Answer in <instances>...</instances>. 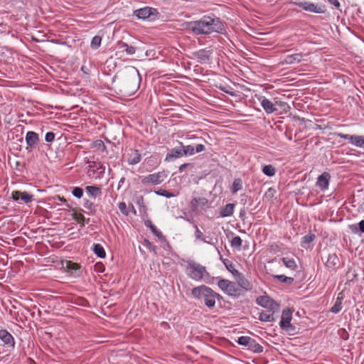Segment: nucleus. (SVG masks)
<instances>
[{"mask_svg":"<svg viewBox=\"0 0 364 364\" xmlns=\"http://www.w3.org/2000/svg\"><path fill=\"white\" fill-rule=\"evenodd\" d=\"M167 175L165 171H159L141 178V182L144 186L159 185L164 181Z\"/></svg>","mask_w":364,"mask_h":364,"instance_id":"10","label":"nucleus"},{"mask_svg":"<svg viewBox=\"0 0 364 364\" xmlns=\"http://www.w3.org/2000/svg\"><path fill=\"white\" fill-rule=\"evenodd\" d=\"M350 230L356 235L364 233V220H360L357 225H351Z\"/></svg>","mask_w":364,"mask_h":364,"instance_id":"35","label":"nucleus"},{"mask_svg":"<svg viewBox=\"0 0 364 364\" xmlns=\"http://www.w3.org/2000/svg\"><path fill=\"white\" fill-rule=\"evenodd\" d=\"M274 278L278 280L279 282L287 284H291L294 280L293 277H287L284 274L274 275Z\"/></svg>","mask_w":364,"mask_h":364,"instance_id":"37","label":"nucleus"},{"mask_svg":"<svg viewBox=\"0 0 364 364\" xmlns=\"http://www.w3.org/2000/svg\"><path fill=\"white\" fill-rule=\"evenodd\" d=\"M154 193L158 196H164L166 198H173L175 196V195L173 193H170L168 191H166V189H164L161 188H159L157 190H155Z\"/></svg>","mask_w":364,"mask_h":364,"instance_id":"41","label":"nucleus"},{"mask_svg":"<svg viewBox=\"0 0 364 364\" xmlns=\"http://www.w3.org/2000/svg\"><path fill=\"white\" fill-rule=\"evenodd\" d=\"M179 148L181 151L183 157L191 156L195 154L194 146L193 145H184L182 142L178 141Z\"/></svg>","mask_w":364,"mask_h":364,"instance_id":"24","label":"nucleus"},{"mask_svg":"<svg viewBox=\"0 0 364 364\" xmlns=\"http://www.w3.org/2000/svg\"><path fill=\"white\" fill-rule=\"evenodd\" d=\"M259 319L264 322L274 321V313L270 311H262L259 313Z\"/></svg>","mask_w":364,"mask_h":364,"instance_id":"34","label":"nucleus"},{"mask_svg":"<svg viewBox=\"0 0 364 364\" xmlns=\"http://www.w3.org/2000/svg\"><path fill=\"white\" fill-rule=\"evenodd\" d=\"M83 206L86 208V209H88V210H92V208H94V204L92 202H91L90 200H87V199H84V201H83Z\"/></svg>","mask_w":364,"mask_h":364,"instance_id":"55","label":"nucleus"},{"mask_svg":"<svg viewBox=\"0 0 364 364\" xmlns=\"http://www.w3.org/2000/svg\"><path fill=\"white\" fill-rule=\"evenodd\" d=\"M92 250L95 255L99 258L104 259L106 257L105 248L101 244L94 243L92 245Z\"/></svg>","mask_w":364,"mask_h":364,"instance_id":"27","label":"nucleus"},{"mask_svg":"<svg viewBox=\"0 0 364 364\" xmlns=\"http://www.w3.org/2000/svg\"><path fill=\"white\" fill-rule=\"evenodd\" d=\"M193 211L205 210L208 208V200L204 197L193 198L190 203Z\"/></svg>","mask_w":364,"mask_h":364,"instance_id":"14","label":"nucleus"},{"mask_svg":"<svg viewBox=\"0 0 364 364\" xmlns=\"http://www.w3.org/2000/svg\"><path fill=\"white\" fill-rule=\"evenodd\" d=\"M220 90H222L223 92L230 95V96H235V92L234 91V89L231 87H224V86H220Z\"/></svg>","mask_w":364,"mask_h":364,"instance_id":"53","label":"nucleus"},{"mask_svg":"<svg viewBox=\"0 0 364 364\" xmlns=\"http://www.w3.org/2000/svg\"><path fill=\"white\" fill-rule=\"evenodd\" d=\"M141 159V154L139 150H134L129 156L128 163L130 165H135L140 162Z\"/></svg>","mask_w":364,"mask_h":364,"instance_id":"29","label":"nucleus"},{"mask_svg":"<svg viewBox=\"0 0 364 364\" xmlns=\"http://www.w3.org/2000/svg\"><path fill=\"white\" fill-rule=\"evenodd\" d=\"M294 4L306 11L314 14H324L326 11V6L322 4H315L308 1H299L294 2Z\"/></svg>","mask_w":364,"mask_h":364,"instance_id":"7","label":"nucleus"},{"mask_svg":"<svg viewBox=\"0 0 364 364\" xmlns=\"http://www.w3.org/2000/svg\"><path fill=\"white\" fill-rule=\"evenodd\" d=\"M236 274L234 277L237 282V287L239 286L241 289L245 291H250L252 289V285L249 280L244 276L243 274L239 271H235Z\"/></svg>","mask_w":364,"mask_h":364,"instance_id":"16","label":"nucleus"},{"mask_svg":"<svg viewBox=\"0 0 364 364\" xmlns=\"http://www.w3.org/2000/svg\"><path fill=\"white\" fill-rule=\"evenodd\" d=\"M125 177H122L119 181V183H118V186H117V190H119L120 188L122 186V185L125 182Z\"/></svg>","mask_w":364,"mask_h":364,"instance_id":"62","label":"nucleus"},{"mask_svg":"<svg viewBox=\"0 0 364 364\" xmlns=\"http://www.w3.org/2000/svg\"><path fill=\"white\" fill-rule=\"evenodd\" d=\"M144 225L147 228H149L151 231V232L159 239L163 237L162 232L157 229V228L152 223V222L150 220H145Z\"/></svg>","mask_w":364,"mask_h":364,"instance_id":"30","label":"nucleus"},{"mask_svg":"<svg viewBox=\"0 0 364 364\" xmlns=\"http://www.w3.org/2000/svg\"><path fill=\"white\" fill-rule=\"evenodd\" d=\"M95 146H97L98 149H101L102 148V150L104 151L105 149H106V146L104 144V142L102 141V140H97L95 142Z\"/></svg>","mask_w":364,"mask_h":364,"instance_id":"58","label":"nucleus"},{"mask_svg":"<svg viewBox=\"0 0 364 364\" xmlns=\"http://www.w3.org/2000/svg\"><path fill=\"white\" fill-rule=\"evenodd\" d=\"M141 82V76L139 70L136 68L132 67L129 70V77L127 82V86L130 88L129 91V95L134 94L138 90Z\"/></svg>","mask_w":364,"mask_h":364,"instance_id":"8","label":"nucleus"},{"mask_svg":"<svg viewBox=\"0 0 364 364\" xmlns=\"http://www.w3.org/2000/svg\"><path fill=\"white\" fill-rule=\"evenodd\" d=\"M223 263L225 265V268L235 276L236 274L235 271H237L235 269L233 263L229 259L223 260Z\"/></svg>","mask_w":364,"mask_h":364,"instance_id":"42","label":"nucleus"},{"mask_svg":"<svg viewBox=\"0 0 364 364\" xmlns=\"http://www.w3.org/2000/svg\"><path fill=\"white\" fill-rule=\"evenodd\" d=\"M191 295L193 299L204 304L209 309L215 307L212 288L205 284L199 285L191 289Z\"/></svg>","mask_w":364,"mask_h":364,"instance_id":"3","label":"nucleus"},{"mask_svg":"<svg viewBox=\"0 0 364 364\" xmlns=\"http://www.w3.org/2000/svg\"><path fill=\"white\" fill-rule=\"evenodd\" d=\"M55 138V134L53 132H48L45 135V141L48 143H52Z\"/></svg>","mask_w":364,"mask_h":364,"instance_id":"50","label":"nucleus"},{"mask_svg":"<svg viewBox=\"0 0 364 364\" xmlns=\"http://www.w3.org/2000/svg\"><path fill=\"white\" fill-rule=\"evenodd\" d=\"M71 193L74 197L81 198L83 196V189L81 187L75 186L72 188Z\"/></svg>","mask_w":364,"mask_h":364,"instance_id":"43","label":"nucleus"},{"mask_svg":"<svg viewBox=\"0 0 364 364\" xmlns=\"http://www.w3.org/2000/svg\"><path fill=\"white\" fill-rule=\"evenodd\" d=\"M136 203L140 208H142L144 211L146 210V206L144 205L143 196H138L136 200Z\"/></svg>","mask_w":364,"mask_h":364,"instance_id":"54","label":"nucleus"},{"mask_svg":"<svg viewBox=\"0 0 364 364\" xmlns=\"http://www.w3.org/2000/svg\"><path fill=\"white\" fill-rule=\"evenodd\" d=\"M159 240L161 242V247L164 250L168 251L171 250V245H169L167 240L165 238V237L163 235V237L159 238Z\"/></svg>","mask_w":364,"mask_h":364,"instance_id":"52","label":"nucleus"},{"mask_svg":"<svg viewBox=\"0 0 364 364\" xmlns=\"http://www.w3.org/2000/svg\"><path fill=\"white\" fill-rule=\"evenodd\" d=\"M85 190L88 195L93 198H96L102 195L101 188L97 186H87Z\"/></svg>","mask_w":364,"mask_h":364,"instance_id":"26","label":"nucleus"},{"mask_svg":"<svg viewBox=\"0 0 364 364\" xmlns=\"http://www.w3.org/2000/svg\"><path fill=\"white\" fill-rule=\"evenodd\" d=\"M257 304L265 309H273L277 306L276 302L269 296H259L257 298Z\"/></svg>","mask_w":364,"mask_h":364,"instance_id":"19","label":"nucleus"},{"mask_svg":"<svg viewBox=\"0 0 364 364\" xmlns=\"http://www.w3.org/2000/svg\"><path fill=\"white\" fill-rule=\"evenodd\" d=\"M1 346L6 348V351H11L14 349L16 341L13 335L6 329L0 328Z\"/></svg>","mask_w":364,"mask_h":364,"instance_id":"11","label":"nucleus"},{"mask_svg":"<svg viewBox=\"0 0 364 364\" xmlns=\"http://www.w3.org/2000/svg\"><path fill=\"white\" fill-rule=\"evenodd\" d=\"M235 204L228 203L220 210V216L227 218L231 216L234 213Z\"/></svg>","mask_w":364,"mask_h":364,"instance_id":"25","label":"nucleus"},{"mask_svg":"<svg viewBox=\"0 0 364 364\" xmlns=\"http://www.w3.org/2000/svg\"><path fill=\"white\" fill-rule=\"evenodd\" d=\"M321 259L328 270H335L338 268L339 258L336 253H328L326 260L323 257H321Z\"/></svg>","mask_w":364,"mask_h":364,"instance_id":"15","label":"nucleus"},{"mask_svg":"<svg viewBox=\"0 0 364 364\" xmlns=\"http://www.w3.org/2000/svg\"><path fill=\"white\" fill-rule=\"evenodd\" d=\"M193 55L196 58L198 63L200 64L207 63L210 58L211 52L206 49H200L193 53Z\"/></svg>","mask_w":364,"mask_h":364,"instance_id":"18","label":"nucleus"},{"mask_svg":"<svg viewBox=\"0 0 364 364\" xmlns=\"http://www.w3.org/2000/svg\"><path fill=\"white\" fill-rule=\"evenodd\" d=\"M102 40V38L100 36H98V35L95 36L92 38L91 43H90L91 48L93 50L98 49L101 46Z\"/></svg>","mask_w":364,"mask_h":364,"instance_id":"38","label":"nucleus"},{"mask_svg":"<svg viewBox=\"0 0 364 364\" xmlns=\"http://www.w3.org/2000/svg\"><path fill=\"white\" fill-rule=\"evenodd\" d=\"M205 146L203 144H199L194 146L195 154L200 153L205 150Z\"/></svg>","mask_w":364,"mask_h":364,"instance_id":"57","label":"nucleus"},{"mask_svg":"<svg viewBox=\"0 0 364 364\" xmlns=\"http://www.w3.org/2000/svg\"><path fill=\"white\" fill-rule=\"evenodd\" d=\"M145 162L146 165L151 166L152 167H156L159 164V161L156 156H151L145 159Z\"/></svg>","mask_w":364,"mask_h":364,"instance_id":"46","label":"nucleus"},{"mask_svg":"<svg viewBox=\"0 0 364 364\" xmlns=\"http://www.w3.org/2000/svg\"><path fill=\"white\" fill-rule=\"evenodd\" d=\"M133 16L138 20L154 22L161 18L158 10L151 6H144L133 11Z\"/></svg>","mask_w":364,"mask_h":364,"instance_id":"4","label":"nucleus"},{"mask_svg":"<svg viewBox=\"0 0 364 364\" xmlns=\"http://www.w3.org/2000/svg\"><path fill=\"white\" fill-rule=\"evenodd\" d=\"M351 144L364 150V135L353 134Z\"/></svg>","mask_w":364,"mask_h":364,"instance_id":"33","label":"nucleus"},{"mask_svg":"<svg viewBox=\"0 0 364 364\" xmlns=\"http://www.w3.org/2000/svg\"><path fill=\"white\" fill-rule=\"evenodd\" d=\"M118 48L119 49L125 51L126 53L129 55H132L136 52V48L132 46H129L127 43L123 41L118 42Z\"/></svg>","mask_w":364,"mask_h":364,"instance_id":"28","label":"nucleus"},{"mask_svg":"<svg viewBox=\"0 0 364 364\" xmlns=\"http://www.w3.org/2000/svg\"><path fill=\"white\" fill-rule=\"evenodd\" d=\"M235 341L238 345L245 346L247 350L255 353H261L264 350V348L250 336H241Z\"/></svg>","mask_w":364,"mask_h":364,"instance_id":"6","label":"nucleus"},{"mask_svg":"<svg viewBox=\"0 0 364 364\" xmlns=\"http://www.w3.org/2000/svg\"><path fill=\"white\" fill-rule=\"evenodd\" d=\"M81 70L83 72V73H85L86 75L89 74V69L85 65H82L81 67Z\"/></svg>","mask_w":364,"mask_h":364,"instance_id":"64","label":"nucleus"},{"mask_svg":"<svg viewBox=\"0 0 364 364\" xmlns=\"http://www.w3.org/2000/svg\"><path fill=\"white\" fill-rule=\"evenodd\" d=\"M25 141L27 145L26 150L31 151L39 144V135L36 132L28 131L26 134Z\"/></svg>","mask_w":364,"mask_h":364,"instance_id":"13","label":"nucleus"},{"mask_svg":"<svg viewBox=\"0 0 364 364\" xmlns=\"http://www.w3.org/2000/svg\"><path fill=\"white\" fill-rule=\"evenodd\" d=\"M213 301H215V304L216 303V300H221L223 299V296L219 294L218 293L215 292L213 289Z\"/></svg>","mask_w":364,"mask_h":364,"instance_id":"59","label":"nucleus"},{"mask_svg":"<svg viewBox=\"0 0 364 364\" xmlns=\"http://www.w3.org/2000/svg\"><path fill=\"white\" fill-rule=\"evenodd\" d=\"M242 188V181L241 178H235L233 181L231 192L235 193Z\"/></svg>","mask_w":364,"mask_h":364,"instance_id":"39","label":"nucleus"},{"mask_svg":"<svg viewBox=\"0 0 364 364\" xmlns=\"http://www.w3.org/2000/svg\"><path fill=\"white\" fill-rule=\"evenodd\" d=\"M242 240L238 235L233 237L230 241V245L232 247H240L242 246Z\"/></svg>","mask_w":364,"mask_h":364,"instance_id":"45","label":"nucleus"},{"mask_svg":"<svg viewBox=\"0 0 364 364\" xmlns=\"http://www.w3.org/2000/svg\"><path fill=\"white\" fill-rule=\"evenodd\" d=\"M248 199L250 200V198H249V196L247 194H245V193L241 194L240 203L242 204L243 205H245L247 203Z\"/></svg>","mask_w":364,"mask_h":364,"instance_id":"56","label":"nucleus"},{"mask_svg":"<svg viewBox=\"0 0 364 364\" xmlns=\"http://www.w3.org/2000/svg\"><path fill=\"white\" fill-rule=\"evenodd\" d=\"M90 167H92L95 171H100V173H104L105 171V166L104 164L93 162V165L90 166Z\"/></svg>","mask_w":364,"mask_h":364,"instance_id":"49","label":"nucleus"},{"mask_svg":"<svg viewBox=\"0 0 364 364\" xmlns=\"http://www.w3.org/2000/svg\"><path fill=\"white\" fill-rule=\"evenodd\" d=\"M215 279H218V286L224 294L233 298H237L240 296V289L236 283L226 279L219 277Z\"/></svg>","mask_w":364,"mask_h":364,"instance_id":"5","label":"nucleus"},{"mask_svg":"<svg viewBox=\"0 0 364 364\" xmlns=\"http://www.w3.org/2000/svg\"><path fill=\"white\" fill-rule=\"evenodd\" d=\"M258 100L260 102L262 107L267 114L274 113L277 111V108L276 107L277 105H279L281 107H284L287 105L286 102L281 101H276L275 103H273L264 96H261Z\"/></svg>","mask_w":364,"mask_h":364,"instance_id":"12","label":"nucleus"},{"mask_svg":"<svg viewBox=\"0 0 364 364\" xmlns=\"http://www.w3.org/2000/svg\"><path fill=\"white\" fill-rule=\"evenodd\" d=\"M245 216V208H242V209L240 210L239 217H240V219L243 220Z\"/></svg>","mask_w":364,"mask_h":364,"instance_id":"63","label":"nucleus"},{"mask_svg":"<svg viewBox=\"0 0 364 364\" xmlns=\"http://www.w3.org/2000/svg\"><path fill=\"white\" fill-rule=\"evenodd\" d=\"M341 294L340 293L338 296L336 298V302L333 304V306L330 309V311L333 314H338L341 309H342V301H343V296H341Z\"/></svg>","mask_w":364,"mask_h":364,"instance_id":"32","label":"nucleus"},{"mask_svg":"<svg viewBox=\"0 0 364 364\" xmlns=\"http://www.w3.org/2000/svg\"><path fill=\"white\" fill-rule=\"evenodd\" d=\"M143 245L149 249L151 252H153L154 254L156 253V247L149 240L144 239Z\"/></svg>","mask_w":364,"mask_h":364,"instance_id":"48","label":"nucleus"},{"mask_svg":"<svg viewBox=\"0 0 364 364\" xmlns=\"http://www.w3.org/2000/svg\"><path fill=\"white\" fill-rule=\"evenodd\" d=\"M185 272L186 275L193 281H204L207 284H211V279H215L211 277L207 271L206 267L193 260H188Z\"/></svg>","mask_w":364,"mask_h":364,"instance_id":"2","label":"nucleus"},{"mask_svg":"<svg viewBox=\"0 0 364 364\" xmlns=\"http://www.w3.org/2000/svg\"><path fill=\"white\" fill-rule=\"evenodd\" d=\"M262 171L265 176L269 177L274 176L276 173L275 168L271 164L263 166L262 168Z\"/></svg>","mask_w":364,"mask_h":364,"instance_id":"36","label":"nucleus"},{"mask_svg":"<svg viewBox=\"0 0 364 364\" xmlns=\"http://www.w3.org/2000/svg\"><path fill=\"white\" fill-rule=\"evenodd\" d=\"M194 228L196 229L195 231V237L197 240H201L203 242H208V241L205 240V237L204 236L203 233L198 229V226L196 225H194Z\"/></svg>","mask_w":364,"mask_h":364,"instance_id":"47","label":"nucleus"},{"mask_svg":"<svg viewBox=\"0 0 364 364\" xmlns=\"http://www.w3.org/2000/svg\"><path fill=\"white\" fill-rule=\"evenodd\" d=\"M315 237V235L313 233H309L304 235L301 239V246L303 247H305V245H308L312 242L314 240Z\"/></svg>","mask_w":364,"mask_h":364,"instance_id":"40","label":"nucleus"},{"mask_svg":"<svg viewBox=\"0 0 364 364\" xmlns=\"http://www.w3.org/2000/svg\"><path fill=\"white\" fill-rule=\"evenodd\" d=\"M187 28L197 36H208L213 33L224 34L226 32L223 23L214 15H205L199 20L188 22Z\"/></svg>","mask_w":364,"mask_h":364,"instance_id":"1","label":"nucleus"},{"mask_svg":"<svg viewBox=\"0 0 364 364\" xmlns=\"http://www.w3.org/2000/svg\"><path fill=\"white\" fill-rule=\"evenodd\" d=\"M66 268L74 277H79L82 272V267L79 264L72 261L66 262Z\"/></svg>","mask_w":364,"mask_h":364,"instance_id":"22","label":"nucleus"},{"mask_svg":"<svg viewBox=\"0 0 364 364\" xmlns=\"http://www.w3.org/2000/svg\"><path fill=\"white\" fill-rule=\"evenodd\" d=\"M292 319V311L289 309L282 311L281 320L279 322L280 328L290 335L293 334L295 327L291 323Z\"/></svg>","mask_w":364,"mask_h":364,"instance_id":"9","label":"nucleus"},{"mask_svg":"<svg viewBox=\"0 0 364 364\" xmlns=\"http://www.w3.org/2000/svg\"><path fill=\"white\" fill-rule=\"evenodd\" d=\"M330 4L334 6L338 9L341 6V4L338 0H326Z\"/></svg>","mask_w":364,"mask_h":364,"instance_id":"60","label":"nucleus"},{"mask_svg":"<svg viewBox=\"0 0 364 364\" xmlns=\"http://www.w3.org/2000/svg\"><path fill=\"white\" fill-rule=\"evenodd\" d=\"M333 134L337 137L347 140L348 143L351 144L353 138V134H343L341 132H335Z\"/></svg>","mask_w":364,"mask_h":364,"instance_id":"44","label":"nucleus"},{"mask_svg":"<svg viewBox=\"0 0 364 364\" xmlns=\"http://www.w3.org/2000/svg\"><path fill=\"white\" fill-rule=\"evenodd\" d=\"M303 53H301L287 55L284 59V63L287 65L299 63L301 61Z\"/></svg>","mask_w":364,"mask_h":364,"instance_id":"23","label":"nucleus"},{"mask_svg":"<svg viewBox=\"0 0 364 364\" xmlns=\"http://www.w3.org/2000/svg\"><path fill=\"white\" fill-rule=\"evenodd\" d=\"M282 263L284 264V265L291 269V270H296V268H297V264L296 263V261L294 260V258H291V257H282L281 259Z\"/></svg>","mask_w":364,"mask_h":364,"instance_id":"31","label":"nucleus"},{"mask_svg":"<svg viewBox=\"0 0 364 364\" xmlns=\"http://www.w3.org/2000/svg\"><path fill=\"white\" fill-rule=\"evenodd\" d=\"M181 149L179 145L171 149L167 152L164 161L166 162H173L178 159L182 158Z\"/></svg>","mask_w":364,"mask_h":364,"instance_id":"20","label":"nucleus"},{"mask_svg":"<svg viewBox=\"0 0 364 364\" xmlns=\"http://www.w3.org/2000/svg\"><path fill=\"white\" fill-rule=\"evenodd\" d=\"M119 210L120 212L124 215L125 216H127L129 215V213L127 211V205L124 202H120L118 205Z\"/></svg>","mask_w":364,"mask_h":364,"instance_id":"51","label":"nucleus"},{"mask_svg":"<svg viewBox=\"0 0 364 364\" xmlns=\"http://www.w3.org/2000/svg\"><path fill=\"white\" fill-rule=\"evenodd\" d=\"M12 198L15 201H18L19 199H21L25 203H28L33 201V196L26 191L21 192L19 191H16L12 193Z\"/></svg>","mask_w":364,"mask_h":364,"instance_id":"21","label":"nucleus"},{"mask_svg":"<svg viewBox=\"0 0 364 364\" xmlns=\"http://www.w3.org/2000/svg\"><path fill=\"white\" fill-rule=\"evenodd\" d=\"M331 178V174L328 172H323L318 176L316 181V186L322 191H325L329 186V181Z\"/></svg>","mask_w":364,"mask_h":364,"instance_id":"17","label":"nucleus"},{"mask_svg":"<svg viewBox=\"0 0 364 364\" xmlns=\"http://www.w3.org/2000/svg\"><path fill=\"white\" fill-rule=\"evenodd\" d=\"M191 165V164H188V163H185V164H181L180 166H179V168H178V171L179 172H183L186 168H187L188 166H189Z\"/></svg>","mask_w":364,"mask_h":364,"instance_id":"61","label":"nucleus"}]
</instances>
